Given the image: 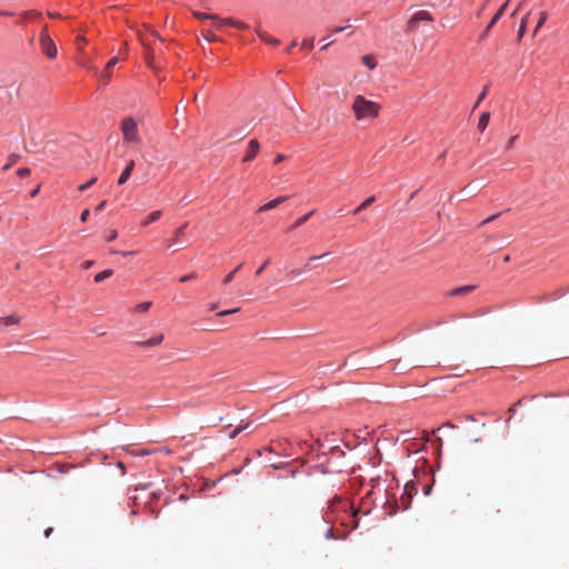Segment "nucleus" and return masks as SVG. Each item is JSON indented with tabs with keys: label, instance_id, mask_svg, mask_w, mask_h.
I'll return each mask as SVG.
<instances>
[{
	"label": "nucleus",
	"instance_id": "c85d7f7f",
	"mask_svg": "<svg viewBox=\"0 0 569 569\" xmlns=\"http://www.w3.org/2000/svg\"><path fill=\"white\" fill-rule=\"evenodd\" d=\"M96 182H97V178H96V177H93V178H91L88 182H86V183H83V184H80L78 189H79L80 191H84V190H87L88 188H90L91 186H93Z\"/></svg>",
	"mask_w": 569,
	"mask_h": 569
},
{
	"label": "nucleus",
	"instance_id": "de8ad7c7",
	"mask_svg": "<svg viewBox=\"0 0 569 569\" xmlns=\"http://www.w3.org/2000/svg\"><path fill=\"white\" fill-rule=\"evenodd\" d=\"M328 38H323V41H326V43L322 46L321 50H326L330 44H332L335 42V40H329L327 41Z\"/></svg>",
	"mask_w": 569,
	"mask_h": 569
},
{
	"label": "nucleus",
	"instance_id": "2eb2a0df",
	"mask_svg": "<svg viewBox=\"0 0 569 569\" xmlns=\"http://www.w3.org/2000/svg\"><path fill=\"white\" fill-rule=\"evenodd\" d=\"M376 201L375 196L368 197L363 202H361L355 210L353 213L358 214L360 211L367 209L369 206H371Z\"/></svg>",
	"mask_w": 569,
	"mask_h": 569
},
{
	"label": "nucleus",
	"instance_id": "09e8293b",
	"mask_svg": "<svg viewBox=\"0 0 569 569\" xmlns=\"http://www.w3.org/2000/svg\"><path fill=\"white\" fill-rule=\"evenodd\" d=\"M286 159V156L284 154H277V157L274 158V163H279L281 161H283Z\"/></svg>",
	"mask_w": 569,
	"mask_h": 569
},
{
	"label": "nucleus",
	"instance_id": "423d86ee",
	"mask_svg": "<svg viewBox=\"0 0 569 569\" xmlns=\"http://www.w3.org/2000/svg\"><path fill=\"white\" fill-rule=\"evenodd\" d=\"M349 516H346L343 512H340V515H337L336 517H328V522H340L341 526L346 527H357L358 520H357V511H353L352 508L349 509Z\"/></svg>",
	"mask_w": 569,
	"mask_h": 569
},
{
	"label": "nucleus",
	"instance_id": "f3484780",
	"mask_svg": "<svg viewBox=\"0 0 569 569\" xmlns=\"http://www.w3.org/2000/svg\"><path fill=\"white\" fill-rule=\"evenodd\" d=\"M489 120H490V113L489 112H483L480 118H479V121H478V129L480 131H485V129L487 128L488 123H489Z\"/></svg>",
	"mask_w": 569,
	"mask_h": 569
},
{
	"label": "nucleus",
	"instance_id": "20e7f679",
	"mask_svg": "<svg viewBox=\"0 0 569 569\" xmlns=\"http://www.w3.org/2000/svg\"><path fill=\"white\" fill-rule=\"evenodd\" d=\"M419 22H433V17L430 12L426 10H419L412 14V17L407 22L406 32L411 33L415 32L418 28Z\"/></svg>",
	"mask_w": 569,
	"mask_h": 569
},
{
	"label": "nucleus",
	"instance_id": "473e14b6",
	"mask_svg": "<svg viewBox=\"0 0 569 569\" xmlns=\"http://www.w3.org/2000/svg\"><path fill=\"white\" fill-rule=\"evenodd\" d=\"M30 173H31V171H30L29 168H20V169L17 170V174L20 178L29 177Z\"/></svg>",
	"mask_w": 569,
	"mask_h": 569
},
{
	"label": "nucleus",
	"instance_id": "6e6552de",
	"mask_svg": "<svg viewBox=\"0 0 569 569\" xmlns=\"http://www.w3.org/2000/svg\"><path fill=\"white\" fill-rule=\"evenodd\" d=\"M117 62H118L117 57L109 60V62L107 63V66L104 67L102 72L100 73V83L101 84L104 86L109 82L110 77H111V69L117 64Z\"/></svg>",
	"mask_w": 569,
	"mask_h": 569
},
{
	"label": "nucleus",
	"instance_id": "e2e57ef3",
	"mask_svg": "<svg viewBox=\"0 0 569 569\" xmlns=\"http://www.w3.org/2000/svg\"><path fill=\"white\" fill-rule=\"evenodd\" d=\"M241 267H242V264H239L238 267H236V269H234V270H237V271H238Z\"/></svg>",
	"mask_w": 569,
	"mask_h": 569
},
{
	"label": "nucleus",
	"instance_id": "f03ea898",
	"mask_svg": "<svg viewBox=\"0 0 569 569\" xmlns=\"http://www.w3.org/2000/svg\"><path fill=\"white\" fill-rule=\"evenodd\" d=\"M121 131L126 143H140L138 123L133 118H124L121 121Z\"/></svg>",
	"mask_w": 569,
	"mask_h": 569
},
{
	"label": "nucleus",
	"instance_id": "37998d69",
	"mask_svg": "<svg viewBox=\"0 0 569 569\" xmlns=\"http://www.w3.org/2000/svg\"><path fill=\"white\" fill-rule=\"evenodd\" d=\"M117 236H118L117 230H111V231L109 232L108 240H109V241H112V240H114V239L117 238Z\"/></svg>",
	"mask_w": 569,
	"mask_h": 569
},
{
	"label": "nucleus",
	"instance_id": "39448f33",
	"mask_svg": "<svg viewBox=\"0 0 569 569\" xmlns=\"http://www.w3.org/2000/svg\"><path fill=\"white\" fill-rule=\"evenodd\" d=\"M40 47L49 59H53L57 56V47L47 30H43L40 34Z\"/></svg>",
	"mask_w": 569,
	"mask_h": 569
},
{
	"label": "nucleus",
	"instance_id": "c03bdc74",
	"mask_svg": "<svg viewBox=\"0 0 569 569\" xmlns=\"http://www.w3.org/2000/svg\"><path fill=\"white\" fill-rule=\"evenodd\" d=\"M93 263H94L93 260H87V261L83 262L82 268L83 269H89V268H91L93 266Z\"/></svg>",
	"mask_w": 569,
	"mask_h": 569
},
{
	"label": "nucleus",
	"instance_id": "0eeeda50",
	"mask_svg": "<svg viewBox=\"0 0 569 569\" xmlns=\"http://www.w3.org/2000/svg\"><path fill=\"white\" fill-rule=\"evenodd\" d=\"M259 150H260V143L257 139H251L249 142H248V147H247V150H246V153L242 158V161L243 162H250L252 161L257 154L259 153Z\"/></svg>",
	"mask_w": 569,
	"mask_h": 569
},
{
	"label": "nucleus",
	"instance_id": "ea45409f",
	"mask_svg": "<svg viewBox=\"0 0 569 569\" xmlns=\"http://www.w3.org/2000/svg\"><path fill=\"white\" fill-rule=\"evenodd\" d=\"M498 217H499V213L492 214V216L488 217L486 220H483V221L481 222V224L489 223V222H491V221L496 220Z\"/></svg>",
	"mask_w": 569,
	"mask_h": 569
},
{
	"label": "nucleus",
	"instance_id": "0e129e2a",
	"mask_svg": "<svg viewBox=\"0 0 569 569\" xmlns=\"http://www.w3.org/2000/svg\"><path fill=\"white\" fill-rule=\"evenodd\" d=\"M506 2H509V0H507Z\"/></svg>",
	"mask_w": 569,
	"mask_h": 569
},
{
	"label": "nucleus",
	"instance_id": "393cba45",
	"mask_svg": "<svg viewBox=\"0 0 569 569\" xmlns=\"http://www.w3.org/2000/svg\"><path fill=\"white\" fill-rule=\"evenodd\" d=\"M152 302L151 301H144L139 305H137L133 309L134 312H146L150 309Z\"/></svg>",
	"mask_w": 569,
	"mask_h": 569
},
{
	"label": "nucleus",
	"instance_id": "a878e982",
	"mask_svg": "<svg viewBox=\"0 0 569 569\" xmlns=\"http://www.w3.org/2000/svg\"><path fill=\"white\" fill-rule=\"evenodd\" d=\"M527 20H528V14L526 17H523L520 21V27H519V31H518V40H520L525 32H526V29H527Z\"/></svg>",
	"mask_w": 569,
	"mask_h": 569
},
{
	"label": "nucleus",
	"instance_id": "864d4df0",
	"mask_svg": "<svg viewBox=\"0 0 569 569\" xmlns=\"http://www.w3.org/2000/svg\"><path fill=\"white\" fill-rule=\"evenodd\" d=\"M297 46V42L296 41H292L291 44H289V47L287 48V52H290L292 48H295Z\"/></svg>",
	"mask_w": 569,
	"mask_h": 569
},
{
	"label": "nucleus",
	"instance_id": "f8f14e48",
	"mask_svg": "<svg viewBox=\"0 0 569 569\" xmlns=\"http://www.w3.org/2000/svg\"><path fill=\"white\" fill-rule=\"evenodd\" d=\"M222 26H230V27H234L238 29H248L249 28V26L247 23L234 20L232 18L220 19V23L218 27H222Z\"/></svg>",
	"mask_w": 569,
	"mask_h": 569
},
{
	"label": "nucleus",
	"instance_id": "3c124183",
	"mask_svg": "<svg viewBox=\"0 0 569 569\" xmlns=\"http://www.w3.org/2000/svg\"><path fill=\"white\" fill-rule=\"evenodd\" d=\"M52 531H53V529H52V528H47V529L44 530V536H46V538H49V537H50V535L52 533Z\"/></svg>",
	"mask_w": 569,
	"mask_h": 569
},
{
	"label": "nucleus",
	"instance_id": "7ed1b4c3",
	"mask_svg": "<svg viewBox=\"0 0 569 569\" xmlns=\"http://www.w3.org/2000/svg\"><path fill=\"white\" fill-rule=\"evenodd\" d=\"M349 509H351V505L348 500H342L338 497H335L328 506V509L326 511V520L328 521V517H336L337 515H340V512H343L346 516H349Z\"/></svg>",
	"mask_w": 569,
	"mask_h": 569
},
{
	"label": "nucleus",
	"instance_id": "ddd939ff",
	"mask_svg": "<svg viewBox=\"0 0 569 569\" xmlns=\"http://www.w3.org/2000/svg\"><path fill=\"white\" fill-rule=\"evenodd\" d=\"M256 32L261 40L269 44L278 46L280 43L279 39L270 37L266 31H262L259 28L256 29Z\"/></svg>",
	"mask_w": 569,
	"mask_h": 569
},
{
	"label": "nucleus",
	"instance_id": "1a4fd4ad",
	"mask_svg": "<svg viewBox=\"0 0 569 569\" xmlns=\"http://www.w3.org/2000/svg\"><path fill=\"white\" fill-rule=\"evenodd\" d=\"M133 169H134V160H130L127 163V166L123 169V171L121 172V174H120V177L118 179V184H120V186L124 184L128 181V179L130 178Z\"/></svg>",
	"mask_w": 569,
	"mask_h": 569
},
{
	"label": "nucleus",
	"instance_id": "a19ab883",
	"mask_svg": "<svg viewBox=\"0 0 569 569\" xmlns=\"http://www.w3.org/2000/svg\"><path fill=\"white\" fill-rule=\"evenodd\" d=\"M269 264V259L266 260L262 266L256 271V276H260L262 273V271L264 270V268Z\"/></svg>",
	"mask_w": 569,
	"mask_h": 569
},
{
	"label": "nucleus",
	"instance_id": "7c9ffc66",
	"mask_svg": "<svg viewBox=\"0 0 569 569\" xmlns=\"http://www.w3.org/2000/svg\"><path fill=\"white\" fill-rule=\"evenodd\" d=\"M325 256H327V253L321 254V256H312V257H310V258L308 259L307 264L305 266V270H310V269H312L311 262H312V261H315V260H318V259H320V258H322V257H325Z\"/></svg>",
	"mask_w": 569,
	"mask_h": 569
},
{
	"label": "nucleus",
	"instance_id": "412c9836",
	"mask_svg": "<svg viewBox=\"0 0 569 569\" xmlns=\"http://www.w3.org/2000/svg\"><path fill=\"white\" fill-rule=\"evenodd\" d=\"M473 289H475L473 286H463V287L456 288V289L451 290L450 295L451 296L466 295V293L471 292Z\"/></svg>",
	"mask_w": 569,
	"mask_h": 569
},
{
	"label": "nucleus",
	"instance_id": "8fccbe9b",
	"mask_svg": "<svg viewBox=\"0 0 569 569\" xmlns=\"http://www.w3.org/2000/svg\"><path fill=\"white\" fill-rule=\"evenodd\" d=\"M106 204H107V201H106V200H103V201H101V202L97 206V208H96V209H97V210H102V209L106 207Z\"/></svg>",
	"mask_w": 569,
	"mask_h": 569
},
{
	"label": "nucleus",
	"instance_id": "f257e3e1",
	"mask_svg": "<svg viewBox=\"0 0 569 569\" xmlns=\"http://www.w3.org/2000/svg\"><path fill=\"white\" fill-rule=\"evenodd\" d=\"M351 110L358 121H370L379 117L381 106L362 94L353 97Z\"/></svg>",
	"mask_w": 569,
	"mask_h": 569
},
{
	"label": "nucleus",
	"instance_id": "680f3d73",
	"mask_svg": "<svg viewBox=\"0 0 569 569\" xmlns=\"http://www.w3.org/2000/svg\"><path fill=\"white\" fill-rule=\"evenodd\" d=\"M264 450H267L269 452H272V448L271 447L264 448Z\"/></svg>",
	"mask_w": 569,
	"mask_h": 569
},
{
	"label": "nucleus",
	"instance_id": "4468645a",
	"mask_svg": "<svg viewBox=\"0 0 569 569\" xmlns=\"http://www.w3.org/2000/svg\"><path fill=\"white\" fill-rule=\"evenodd\" d=\"M162 341H163V335L160 333V335H157L143 342H139V345H141L143 347H154V346H159Z\"/></svg>",
	"mask_w": 569,
	"mask_h": 569
},
{
	"label": "nucleus",
	"instance_id": "6e6d98bb",
	"mask_svg": "<svg viewBox=\"0 0 569 569\" xmlns=\"http://www.w3.org/2000/svg\"><path fill=\"white\" fill-rule=\"evenodd\" d=\"M133 253H134L133 251H122V252H121V254H122L123 257H128V256H131V254H133Z\"/></svg>",
	"mask_w": 569,
	"mask_h": 569
},
{
	"label": "nucleus",
	"instance_id": "aec40b11",
	"mask_svg": "<svg viewBox=\"0 0 569 569\" xmlns=\"http://www.w3.org/2000/svg\"><path fill=\"white\" fill-rule=\"evenodd\" d=\"M162 216V212L160 210L152 211L148 218L142 222L143 226H148L149 223H152L160 219Z\"/></svg>",
	"mask_w": 569,
	"mask_h": 569
},
{
	"label": "nucleus",
	"instance_id": "f704fd0d",
	"mask_svg": "<svg viewBox=\"0 0 569 569\" xmlns=\"http://www.w3.org/2000/svg\"><path fill=\"white\" fill-rule=\"evenodd\" d=\"M236 272H237V270H232L231 272H229V273L223 278V283H224V284L230 283V282L233 280Z\"/></svg>",
	"mask_w": 569,
	"mask_h": 569
},
{
	"label": "nucleus",
	"instance_id": "9b49d317",
	"mask_svg": "<svg viewBox=\"0 0 569 569\" xmlns=\"http://www.w3.org/2000/svg\"><path fill=\"white\" fill-rule=\"evenodd\" d=\"M508 6V2H505L500 9L495 13V16L492 17L491 21L489 22V24L487 26L486 30H485V33L482 34V37H486L488 34V32L490 31V29L498 22V20L502 17L506 8Z\"/></svg>",
	"mask_w": 569,
	"mask_h": 569
},
{
	"label": "nucleus",
	"instance_id": "cd10ccee",
	"mask_svg": "<svg viewBox=\"0 0 569 569\" xmlns=\"http://www.w3.org/2000/svg\"><path fill=\"white\" fill-rule=\"evenodd\" d=\"M188 223L186 222L183 226L178 228L174 232L173 242H179L180 238L184 236V229L187 228Z\"/></svg>",
	"mask_w": 569,
	"mask_h": 569
},
{
	"label": "nucleus",
	"instance_id": "4d7b16f0",
	"mask_svg": "<svg viewBox=\"0 0 569 569\" xmlns=\"http://www.w3.org/2000/svg\"><path fill=\"white\" fill-rule=\"evenodd\" d=\"M77 41H78V43L83 42V41H84V38H82V37H78V38H77Z\"/></svg>",
	"mask_w": 569,
	"mask_h": 569
},
{
	"label": "nucleus",
	"instance_id": "2f4dec72",
	"mask_svg": "<svg viewBox=\"0 0 569 569\" xmlns=\"http://www.w3.org/2000/svg\"><path fill=\"white\" fill-rule=\"evenodd\" d=\"M315 46V40L313 38H310V39H305L301 43V47L302 48H306V49H312Z\"/></svg>",
	"mask_w": 569,
	"mask_h": 569
},
{
	"label": "nucleus",
	"instance_id": "79ce46f5",
	"mask_svg": "<svg viewBox=\"0 0 569 569\" xmlns=\"http://www.w3.org/2000/svg\"><path fill=\"white\" fill-rule=\"evenodd\" d=\"M517 139V136H512L508 142H507V146H506V149H511L513 147V143H515V140Z\"/></svg>",
	"mask_w": 569,
	"mask_h": 569
},
{
	"label": "nucleus",
	"instance_id": "c756f323",
	"mask_svg": "<svg viewBox=\"0 0 569 569\" xmlns=\"http://www.w3.org/2000/svg\"><path fill=\"white\" fill-rule=\"evenodd\" d=\"M248 427V423L244 425V426H239L237 427L236 429H233L231 431V433L229 435V438L230 439H234L242 430H244L246 428Z\"/></svg>",
	"mask_w": 569,
	"mask_h": 569
},
{
	"label": "nucleus",
	"instance_id": "69168bd1",
	"mask_svg": "<svg viewBox=\"0 0 569 569\" xmlns=\"http://www.w3.org/2000/svg\"><path fill=\"white\" fill-rule=\"evenodd\" d=\"M506 2H509V0H507Z\"/></svg>",
	"mask_w": 569,
	"mask_h": 569
},
{
	"label": "nucleus",
	"instance_id": "58836bf2",
	"mask_svg": "<svg viewBox=\"0 0 569 569\" xmlns=\"http://www.w3.org/2000/svg\"><path fill=\"white\" fill-rule=\"evenodd\" d=\"M89 214H90V212H89V210H88V209L83 210V211L81 212V214H80V220H81L82 222H86V221L88 220V218H89Z\"/></svg>",
	"mask_w": 569,
	"mask_h": 569
},
{
	"label": "nucleus",
	"instance_id": "4c0bfd02",
	"mask_svg": "<svg viewBox=\"0 0 569 569\" xmlns=\"http://www.w3.org/2000/svg\"><path fill=\"white\" fill-rule=\"evenodd\" d=\"M487 91H488V86H486L483 91L480 93L475 107H478V104L485 99Z\"/></svg>",
	"mask_w": 569,
	"mask_h": 569
},
{
	"label": "nucleus",
	"instance_id": "052dcab7",
	"mask_svg": "<svg viewBox=\"0 0 569 569\" xmlns=\"http://www.w3.org/2000/svg\"><path fill=\"white\" fill-rule=\"evenodd\" d=\"M518 9H519V7H517V8L512 11V13H511V16H512V17H513V16H516V13H517Z\"/></svg>",
	"mask_w": 569,
	"mask_h": 569
},
{
	"label": "nucleus",
	"instance_id": "72a5a7b5",
	"mask_svg": "<svg viewBox=\"0 0 569 569\" xmlns=\"http://www.w3.org/2000/svg\"><path fill=\"white\" fill-rule=\"evenodd\" d=\"M239 310H240L239 308L229 309V310H222V311L218 312L217 316L218 317H224V316L233 315V313L238 312Z\"/></svg>",
	"mask_w": 569,
	"mask_h": 569
},
{
	"label": "nucleus",
	"instance_id": "6ab92c4d",
	"mask_svg": "<svg viewBox=\"0 0 569 569\" xmlns=\"http://www.w3.org/2000/svg\"><path fill=\"white\" fill-rule=\"evenodd\" d=\"M112 274H113V270L112 269H106V270H103V271H101V272H99V273H97L94 276V281L96 282H101V281L110 278Z\"/></svg>",
	"mask_w": 569,
	"mask_h": 569
},
{
	"label": "nucleus",
	"instance_id": "603ef678",
	"mask_svg": "<svg viewBox=\"0 0 569 569\" xmlns=\"http://www.w3.org/2000/svg\"><path fill=\"white\" fill-rule=\"evenodd\" d=\"M39 190H40V188H39V187H37L36 189H33V190L31 191L30 196H31L32 198H34V197L38 194Z\"/></svg>",
	"mask_w": 569,
	"mask_h": 569
},
{
	"label": "nucleus",
	"instance_id": "49530a36",
	"mask_svg": "<svg viewBox=\"0 0 569 569\" xmlns=\"http://www.w3.org/2000/svg\"><path fill=\"white\" fill-rule=\"evenodd\" d=\"M328 38H323V41H326V43L322 46L321 50H326L330 44H332L335 42V40H329L327 41Z\"/></svg>",
	"mask_w": 569,
	"mask_h": 569
},
{
	"label": "nucleus",
	"instance_id": "e433bc0d",
	"mask_svg": "<svg viewBox=\"0 0 569 569\" xmlns=\"http://www.w3.org/2000/svg\"><path fill=\"white\" fill-rule=\"evenodd\" d=\"M197 278V274L194 272L192 273H189V274H186V276H182L179 281L180 282H186L188 280H191V279H196Z\"/></svg>",
	"mask_w": 569,
	"mask_h": 569
},
{
	"label": "nucleus",
	"instance_id": "b1692460",
	"mask_svg": "<svg viewBox=\"0 0 569 569\" xmlns=\"http://www.w3.org/2000/svg\"><path fill=\"white\" fill-rule=\"evenodd\" d=\"M547 18H548V14H547L546 11L540 12L539 20H538L537 26H536V28L533 30V36H536L537 32L539 31V29L545 24V22L547 21Z\"/></svg>",
	"mask_w": 569,
	"mask_h": 569
},
{
	"label": "nucleus",
	"instance_id": "bb28decb",
	"mask_svg": "<svg viewBox=\"0 0 569 569\" xmlns=\"http://www.w3.org/2000/svg\"><path fill=\"white\" fill-rule=\"evenodd\" d=\"M19 158L20 156L17 153L10 154L8 163L3 166V170H9L19 160Z\"/></svg>",
	"mask_w": 569,
	"mask_h": 569
},
{
	"label": "nucleus",
	"instance_id": "bf43d9fd",
	"mask_svg": "<svg viewBox=\"0 0 569 569\" xmlns=\"http://www.w3.org/2000/svg\"><path fill=\"white\" fill-rule=\"evenodd\" d=\"M49 16H50L51 18H58V17H59V14H58V13H49Z\"/></svg>",
	"mask_w": 569,
	"mask_h": 569
},
{
	"label": "nucleus",
	"instance_id": "c9c22d12",
	"mask_svg": "<svg viewBox=\"0 0 569 569\" xmlns=\"http://www.w3.org/2000/svg\"><path fill=\"white\" fill-rule=\"evenodd\" d=\"M203 36H204V39L209 42H213V41L218 40L217 36L213 34L211 31H207Z\"/></svg>",
	"mask_w": 569,
	"mask_h": 569
},
{
	"label": "nucleus",
	"instance_id": "13d9d810",
	"mask_svg": "<svg viewBox=\"0 0 569 569\" xmlns=\"http://www.w3.org/2000/svg\"><path fill=\"white\" fill-rule=\"evenodd\" d=\"M216 309H217V303H212V305L210 306V310H216Z\"/></svg>",
	"mask_w": 569,
	"mask_h": 569
},
{
	"label": "nucleus",
	"instance_id": "4be33fe9",
	"mask_svg": "<svg viewBox=\"0 0 569 569\" xmlns=\"http://www.w3.org/2000/svg\"><path fill=\"white\" fill-rule=\"evenodd\" d=\"M1 321L4 326H13L20 322V317L17 315H10L8 317L1 318Z\"/></svg>",
	"mask_w": 569,
	"mask_h": 569
},
{
	"label": "nucleus",
	"instance_id": "dca6fc26",
	"mask_svg": "<svg viewBox=\"0 0 569 569\" xmlns=\"http://www.w3.org/2000/svg\"><path fill=\"white\" fill-rule=\"evenodd\" d=\"M313 213H315V211H310V212L306 213L305 216L298 218L295 221V223L290 227V230H293V229L299 228L300 226L305 224Z\"/></svg>",
	"mask_w": 569,
	"mask_h": 569
},
{
	"label": "nucleus",
	"instance_id": "a18cd8bd",
	"mask_svg": "<svg viewBox=\"0 0 569 569\" xmlns=\"http://www.w3.org/2000/svg\"><path fill=\"white\" fill-rule=\"evenodd\" d=\"M299 274H300V271H299V270H297V269H293V270H291V271L288 273V276H289L291 279H293V278L298 277Z\"/></svg>",
	"mask_w": 569,
	"mask_h": 569
},
{
	"label": "nucleus",
	"instance_id": "5fc2aeb1",
	"mask_svg": "<svg viewBox=\"0 0 569 569\" xmlns=\"http://www.w3.org/2000/svg\"><path fill=\"white\" fill-rule=\"evenodd\" d=\"M348 27H338L333 30V32H342L347 29Z\"/></svg>",
	"mask_w": 569,
	"mask_h": 569
},
{
	"label": "nucleus",
	"instance_id": "5701e85b",
	"mask_svg": "<svg viewBox=\"0 0 569 569\" xmlns=\"http://www.w3.org/2000/svg\"><path fill=\"white\" fill-rule=\"evenodd\" d=\"M362 63L370 70L375 69L377 66V62H376L373 56H370V54H366L362 57Z\"/></svg>",
	"mask_w": 569,
	"mask_h": 569
},
{
	"label": "nucleus",
	"instance_id": "9d476101",
	"mask_svg": "<svg viewBox=\"0 0 569 569\" xmlns=\"http://www.w3.org/2000/svg\"><path fill=\"white\" fill-rule=\"evenodd\" d=\"M286 200H288L287 196H280V197L264 203L263 206L259 207L258 212L271 210V209L276 208L277 206L281 204L282 202H284Z\"/></svg>",
	"mask_w": 569,
	"mask_h": 569
},
{
	"label": "nucleus",
	"instance_id": "a211bd4d",
	"mask_svg": "<svg viewBox=\"0 0 569 569\" xmlns=\"http://www.w3.org/2000/svg\"><path fill=\"white\" fill-rule=\"evenodd\" d=\"M192 14L194 18L200 19V20L211 19V20H216L220 23V18L217 14L202 13L199 11H193Z\"/></svg>",
	"mask_w": 569,
	"mask_h": 569
}]
</instances>
